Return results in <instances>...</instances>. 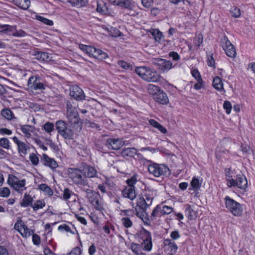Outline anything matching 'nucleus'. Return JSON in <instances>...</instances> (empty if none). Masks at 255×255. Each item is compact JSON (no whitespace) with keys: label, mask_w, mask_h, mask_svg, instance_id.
I'll use <instances>...</instances> for the list:
<instances>
[{"label":"nucleus","mask_w":255,"mask_h":255,"mask_svg":"<svg viewBox=\"0 0 255 255\" xmlns=\"http://www.w3.org/2000/svg\"><path fill=\"white\" fill-rule=\"evenodd\" d=\"M55 128L58 133L64 139L73 140L75 138L78 128L71 126L63 120H58L55 123Z\"/></svg>","instance_id":"nucleus-1"},{"label":"nucleus","mask_w":255,"mask_h":255,"mask_svg":"<svg viewBox=\"0 0 255 255\" xmlns=\"http://www.w3.org/2000/svg\"><path fill=\"white\" fill-rule=\"evenodd\" d=\"M135 72L143 80L147 82H157L160 81L161 77L154 69L148 67H136Z\"/></svg>","instance_id":"nucleus-2"},{"label":"nucleus","mask_w":255,"mask_h":255,"mask_svg":"<svg viewBox=\"0 0 255 255\" xmlns=\"http://www.w3.org/2000/svg\"><path fill=\"white\" fill-rule=\"evenodd\" d=\"M66 173L68 175H96L97 171L95 167L83 163L78 168H68L66 172L64 173V174Z\"/></svg>","instance_id":"nucleus-3"},{"label":"nucleus","mask_w":255,"mask_h":255,"mask_svg":"<svg viewBox=\"0 0 255 255\" xmlns=\"http://www.w3.org/2000/svg\"><path fill=\"white\" fill-rule=\"evenodd\" d=\"M29 88L33 90H43L47 87V84L44 79L38 75L31 76L27 82Z\"/></svg>","instance_id":"nucleus-4"},{"label":"nucleus","mask_w":255,"mask_h":255,"mask_svg":"<svg viewBox=\"0 0 255 255\" xmlns=\"http://www.w3.org/2000/svg\"><path fill=\"white\" fill-rule=\"evenodd\" d=\"M225 200L226 208L233 215L235 216H240L242 215L243 208L241 204L228 196L225 198Z\"/></svg>","instance_id":"nucleus-5"},{"label":"nucleus","mask_w":255,"mask_h":255,"mask_svg":"<svg viewBox=\"0 0 255 255\" xmlns=\"http://www.w3.org/2000/svg\"><path fill=\"white\" fill-rule=\"evenodd\" d=\"M148 170L150 174L153 175H169L171 174L169 168L165 164H159L155 163H152L148 165Z\"/></svg>","instance_id":"nucleus-6"},{"label":"nucleus","mask_w":255,"mask_h":255,"mask_svg":"<svg viewBox=\"0 0 255 255\" xmlns=\"http://www.w3.org/2000/svg\"><path fill=\"white\" fill-rule=\"evenodd\" d=\"M137 182L136 176H131V177L127 180L128 184L122 191V194L124 197L128 198L131 200H133L136 197L134 185Z\"/></svg>","instance_id":"nucleus-7"},{"label":"nucleus","mask_w":255,"mask_h":255,"mask_svg":"<svg viewBox=\"0 0 255 255\" xmlns=\"http://www.w3.org/2000/svg\"><path fill=\"white\" fill-rule=\"evenodd\" d=\"M151 62L158 70L162 72H167L173 67L171 61L160 58H153Z\"/></svg>","instance_id":"nucleus-8"},{"label":"nucleus","mask_w":255,"mask_h":255,"mask_svg":"<svg viewBox=\"0 0 255 255\" xmlns=\"http://www.w3.org/2000/svg\"><path fill=\"white\" fill-rule=\"evenodd\" d=\"M221 45L227 56L231 58L235 57L236 55L235 48L229 40L227 37L224 36L221 39Z\"/></svg>","instance_id":"nucleus-9"},{"label":"nucleus","mask_w":255,"mask_h":255,"mask_svg":"<svg viewBox=\"0 0 255 255\" xmlns=\"http://www.w3.org/2000/svg\"><path fill=\"white\" fill-rule=\"evenodd\" d=\"M69 95L78 101H83L85 99L83 90L77 85H73L70 88Z\"/></svg>","instance_id":"nucleus-10"},{"label":"nucleus","mask_w":255,"mask_h":255,"mask_svg":"<svg viewBox=\"0 0 255 255\" xmlns=\"http://www.w3.org/2000/svg\"><path fill=\"white\" fill-rule=\"evenodd\" d=\"M66 116L69 124L74 127L77 126L78 128L80 127V124H81L82 122H81V119L77 110L66 112Z\"/></svg>","instance_id":"nucleus-11"},{"label":"nucleus","mask_w":255,"mask_h":255,"mask_svg":"<svg viewBox=\"0 0 255 255\" xmlns=\"http://www.w3.org/2000/svg\"><path fill=\"white\" fill-rule=\"evenodd\" d=\"M229 186H237L240 189H244L247 187L248 181L246 176H240L236 180L229 178L228 179Z\"/></svg>","instance_id":"nucleus-12"},{"label":"nucleus","mask_w":255,"mask_h":255,"mask_svg":"<svg viewBox=\"0 0 255 255\" xmlns=\"http://www.w3.org/2000/svg\"><path fill=\"white\" fill-rule=\"evenodd\" d=\"M146 204L145 199L143 197L139 198L137 201L136 206L133 212L137 217L141 219H142L143 216V212L148 207Z\"/></svg>","instance_id":"nucleus-13"},{"label":"nucleus","mask_w":255,"mask_h":255,"mask_svg":"<svg viewBox=\"0 0 255 255\" xmlns=\"http://www.w3.org/2000/svg\"><path fill=\"white\" fill-rule=\"evenodd\" d=\"M88 55L90 57L100 60L106 59L109 57L107 53L100 49L96 48L93 46L91 47Z\"/></svg>","instance_id":"nucleus-14"},{"label":"nucleus","mask_w":255,"mask_h":255,"mask_svg":"<svg viewBox=\"0 0 255 255\" xmlns=\"http://www.w3.org/2000/svg\"><path fill=\"white\" fill-rule=\"evenodd\" d=\"M8 184L15 190L19 191L20 188L25 186V180H19L16 176H8Z\"/></svg>","instance_id":"nucleus-15"},{"label":"nucleus","mask_w":255,"mask_h":255,"mask_svg":"<svg viewBox=\"0 0 255 255\" xmlns=\"http://www.w3.org/2000/svg\"><path fill=\"white\" fill-rule=\"evenodd\" d=\"M106 146L114 150H118L124 145V142L120 138H109L106 143Z\"/></svg>","instance_id":"nucleus-16"},{"label":"nucleus","mask_w":255,"mask_h":255,"mask_svg":"<svg viewBox=\"0 0 255 255\" xmlns=\"http://www.w3.org/2000/svg\"><path fill=\"white\" fill-rule=\"evenodd\" d=\"M12 139L17 146L18 152L20 155H26L29 149V146L25 142L19 140L16 136H13Z\"/></svg>","instance_id":"nucleus-17"},{"label":"nucleus","mask_w":255,"mask_h":255,"mask_svg":"<svg viewBox=\"0 0 255 255\" xmlns=\"http://www.w3.org/2000/svg\"><path fill=\"white\" fill-rule=\"evenodd\" d=\"M165 252L169 255L174 254L177 250V246L170 239H166L164 242Z\"/></svg>","instance_id":"nucleus-18"},{"label":"nucleus","mask_w":255,"mask_h":255,"mask_svg":"<svg viewBox=\"0 0 255 255\" xmlns=\"http://www.w3.org/2000/svg\"><path fill=\"white\" fill-rule=\"evenodd\" d=\"M111 1L115 5L129 10L132 9L134 6L133 2L131 0H111Z\"/></svg>","instance_id":"nucleus-19"},{"label":"nucleus","mask_w":255,"mask_h":255,"mask_svg":"<svg viewBox=\"0 0 255 255\" xmlns=\"http://www.w3.org/2000/svg\"><path fill=\"white\" fill-rule=\"evenodd\" d=\"M14 229L17 230L24 237L27 238L31 235V230L22 223H17L14 225Z\"/></svg>","instance_id":"nucleus-20"},{"label":"nucleus","mask_w":255,"mask_h":255,"mask_svg":"<svg viewBox=\"0 0 255 255\" xmlns=\"http://www.w3.org/2000/svg\"><path fill=\"white\" fill-rule=\"evenodd\" d=\"M153 99L156 102L162 105H166L169 103V99L167 94L162 90L156 95L153 96Z\"/></svg>","instance_id":"nucleus-21"},{"label":"nucleus","mask_w":255,"mask_h":255,"mask_svg":"<svg viewBox=\"0 0 255 255\" xmlns=\"http://www.w3.org/2000/svg\"><path fill=\"white\" fill-rule=\"evenodd\" d=\"M41 162L43 165L47 166L51 169L58 167L57 162L53 158H50L46 154H43Z\"/></svg>","instance_id":"nucleus-22"},{"label":"nucleus","mask_w":255,"mask_h":255,"mask_svg":"<svg viewBox=\"0 0 255 255\" xmlns=\"http://www.w3.org/2000/svg\"><path fill=\"white\" fill-rule=\"evenodd\" d=\"M32 55L35 57L36 59L40 62H47L51 60V57L49 54L47 52L35 50Z\"/></svg>","instance_id":"nucleus-23"},{"label":"nucleus","mask_w":255,"mask_h":255,"mask_svg":"<svg viewBox=\"0 0 255 255\" xmlns=\"http://www.w3.org/2000/svg\"><path fill=\"white\" fill-rule=\"evenodd\" d=\"M96 10L102 14H108L110 11L107 4L103 1H97Z\"/></svg>","instance_id":"nucleus-24"},{"label":"nucleus","mask_w":255,"mask_h":255,"mask_svg":"<svg viewBox=\"0 0 255 255\" xmlns=\"http://www.w3.org/2000/svg\"><path fill=\"white\" fill-rule=\"evenodd\" d=\"M149 32L156 42L160 43L164 40V36L158 29H151Z\"/></svg>","instance_id":"nucleus-25"},{"label":"nucleus","mask_w":255,"mask_h":255,"mask_svg":"<svg viewBox=\"0 0 255 255\" xmlns=\"http://www.w3.org/2000/svg\"><path fill=\"white\" fill-rule=\"evenodd\" d=\"M185 215L188 216L190 220H193L197 217V213L194 208L190 205H187L185 209Z\"/></svg>","instance_id":"nucleus-26"},{"label":"nucleus","mask_w":255,"mask_h":255,"mask_svg":"<svg viewBox=\"0 0 255 255\" xmlns=\"http://www.w3.org/2000/svg\"><path fill=\"white\" fill-rule=\"evenodd\" d=\"M14 4L19 8L26 10L30 4V0H12Z\"/></svg>","instance_id":"nucleus-27"},{"label":"nucleus","mask_w":255,"mask_h":255,"mask_svg":"<svg viewBox=\"0 0 255 255\" xmlns=\"http://www.w3.org/2000/svg\"><path fill=\"white\" fill-rule=\"evenodd\" d=\"M137 154V150L135 148H126L122 150L121 155L123 157H133Z\"/></svg>","instance_id":"nucleus-28"},{"label":"nucleus","mask_w":255,"mask_h":255,"mask_svg":"<svg viewBox=\"0 0 255 255\" xmlns=\"http://www.w3.org/2000/svg\"><path fill=\"white\" fill-rule=\"evenodd\" d=\"M33 198L28 194L25 193L20 202V206L22 207H26L29 206L32 207Z\"/></svg>","instance_id":"nucleus-29"},{"label":"nucleus","mask_w":255,"mask_h":255,"mask_svg":"<svg viewBox=\"0 0 255 255\" xmlns=\"http://www.w3.org/2000/svg\"><path fill=\"white\" fill-rule=\"evenodd\" d=\"M212 85L213 87L218 91L224 90L222 79L218 76H216L213 78Z\"/></svg>","instance_id":"nucleus-30"},{"label":"nucleus","mask_w":255,"mask_h":255,"mask_svg":"<svg viewBox=\"0 0 255 255\" xmlns=\"http://www.w3.org/2000/svg\"><path fill=\"white\" fill-rule=\"evenodd\" d=\"M1 114L3 117L7 120H11L15 118L13 112L9 109H2L1 111Z\"/></svg>","instance_id":"nucleus-31"},{"label":"nucleus","mask_w":255,"mask_h":255,"mask_svg":"<svg viewBox=\"0 0 255 255\" xmlns=\"http://www.w3.org/2000/svg\"><path fill=\"white\" fill-rule=\"evenodd\" d=\"M147 90L148 93L152 95L153 98V96L156 95L161 90L157 86L150 84L147 86Z\"/></svg>","instance_id":"nucleus-32"},{"label":"nucleus","mask_w":255,"mask_h":255,"mask_svg":"<svg viewBox=\"0 0 255 255\" xmlns=\"http://www.w3.org/2000/svg\"><path fill=\"white\" fill-rule=\"evenodd\" d=\"M33 127L29 125H24L21 128L22 132L25 134V136L27 138H29L31 136L30 132L33 131Z\"/></svg>","instance_id":"nucleus-33"},{"label":"nucleus","mask_w":255,"mask_h":255,"mask_svg":"<svg viewBox=\"0 0 255 255\" xmlns=\"http://www.w3.org/2000/svg\"><path fill=\"white\" fill-rule=\"evenodd\" d=\"M139 237L142 240V242L151 240L150 233L145 229H142L139 232Z\"/></svg>","instance_id":"nucleus-34"},{"label":"nucleus","mask_w":255,"mask_h":255,"mask_svg":"<svg viewBox=\"0 0 255 255\" xmlns=\"http://www.w3.org/2000/svg\"><path fill=\"white\" fill-rule=\"evenodd\" d=\"M38 188L46 193L49 196H52L53 194V190L47 185L45 184H41L38 186Z\"/></svg>","instance_id":"nucleus-35"},{"label":"nucleus","mask_w":255,"mask_h":255,"mask_svg":"<svg viewBox=\"0 0 255 255\" xmlns=\"http://www.w3.org/2000/svg\"><path fill=\"white\" fill-rule=\"evenodd\" d=\"M69 1L72 5L78 7L84 6L88 3L87 0H69Z\"/></svg>","instance_id":"nucleus-36"},{"label":"nucleus","mask_w":255,"mask_h":255,"mask_svg":"<svg viewBox=\"0 0 255 255\" xmlns=\"http://www.w3.org/2000/svg\"><path fill=\"white\" fill-rule=\"evenodd\" d=\"M45 205V203L43 200H37L32 204V208L34 211H37L40 209H42Z\"/></svg>","instance_id":"nucleus-37"},{"label":"nucleus","mask_w":255,"mask_h":255,"mask_svg":"<svg viewBox=\"0 0 255 255\" xmlns=\"http://www.w3.org/2000/svg\"><path fill=\"white\" fill-rule=\"evenodd\" d=\"M71 180L77 184H85V176H70Z\"/></svg>","instance_id":"nucleus-38"},{"label":"nucleus","mask_w":255,"mask_h":255,"mask_svg":"<svg viewBox=\"0 0 255 255\" xmlns=\"http://www.w3.org/2000/svg\"><path fill=\"white\" fill-rule=\"evenodd\" d=\"M100 195L97 192H92L88 195L89 201L93 205L94 203L98 200Z\"/></svg>","instance_id":"nucleus-39"},{"label":"nucleus","mask_w":255,"mask_h":255,"mask_svg":"<svg viewBox=\"0 0 255 255\" xmlns=\"http://www.w3.org/2000/svg\"><path fill=\"white\" fill-rule=\"evenodd\" d=\"M36 19L41 21L43 23L49 26H51L53 24V22L52 20L48 19L40 15H36Z\"/></svg>","instance_id":"nucleus-40"},{"label":"nucleus","mask_w":255,"mask_h":255,"mask_svg":"<svg viewBox=\"0 0 255 255\" xmlns=\"http://www.w3.org/2000/svg\"><path fill=\"white\" fill-rule=\"evenodd\" d=\"M142 248L144 250L147 251H150L152 247V243L151 240H148V241H143L141 243Z\"/></svg>","instance_id":"nucleus-41"},{"label":"nucleus","mask_w":255,"mask_h":255,"mask_svg":"<svg viewBox=\"0 0 255 255\" xmlns=\"http://www.w3.org/2000/svg\"><path fill=\"white\" fill-rule=\"evenodd\" d=\"M161 215H162V214L161 212L160 206L158 205L152 211L151 218L152 220H153L156 217H160Z\"/></svg>","instance_id":"nucleus-42"},{"label":"nucleus","mask_w":255,"mask_h":255,"mask_svg":"<svg viewBox=\"0 0 255 255\" xmlns=\"http://www.w3.org/2000/svg\"><path fill=\"white\" fill-rule=\"evenodd\" d=\"M43 128L46 132L50 133L54 130V124L47 122L43 125Z\"/></svg>","instance_id":"nucleus-43"},{"label":"nucleus","mask_w":255,"mask_h":255,"mask_svg":"<svg viewBox=\"0 0 255 255\" xmlns=\"http://www.w3.org/2000/svg\"><path fill=\"white\" fill-rule=\"evenodd\" d=\"M9 140L5 137L0 138V146L3 148L9 149L10 148Z\"/></svg>","instance_id":"nucleus-44"},{"label":"nucleus","mask_w":255,"mask_h":255,"mask_svg":"<svg viewBox=\"0 0 255 255\" xmlns=\"http://www.w3.org/2000/svg\"><path fill=\"white\" fill-rule=\"evenodd\" d=\"M27 33L22 29L17 30L16 27L14 33H11V35L16 37H23L27 35Z\"/></svg>","instance_id":"nucleus-45"},{"label":"nucleus","mask_w":255,"mask_h":255,"mask_svg":"<svg viewBox=\"0 0 255 255\" xmlns=\"http://www.w3.org/2000/svg\"><path fill=\"white\" fill-rule=\"evenodd\" d=\"M160 209L162 215H168L173 211V208L172 207L166 205L160 206Z\"/></svg>","instance_id":"nucleus-46"},{"label":"nucleus","mask_w":255,"mask_h":255,"mask_svg":"<svg viewBox=\"0 0 255 255\" xmlns=\"http://www.w3.org/2000/svg\"><path fill=\"white\" fill-rule=\"evenodd\" d=\"M230 11L232 14V16L235 18L239 17L241 15L240 9L236 6L231 7Z\"/></svg>","instance_id":"nucleus-47"},{"label":"nucleus","mask_w":255,"mask_h":255,"mask_svg":"<svg viewBox=\"0 0 255 255\" xmlns=\"http://www.w3.org/2000/svg\"><path fill=\"white\" fill-rule=\"evenodd\" d=\"M201 185V181H200L197 178L194 177L191 182V186L195 189H199Z\"/></svg>","instance_id":"nucleus-48"},{"label":"nucleus","mask_w":255,"mask_h":255,"mask_svg":"<svg viewBox=\"0 0 255 255\" xmlns=\"http://www.w3.org/2000/svg\"><path fill=\"white\" fill-rule=\"evenodd\" d=\"M122 222L123 225L126 228H130L132 225V222L131 220L128 217H124L122 219Z\"/></svg>","instance_id":"nucleus-49"},{"label":"nucleus","mask_w":255,"mask_h":255,"mask_svg":"<svg viewBox=\"0 0 255 255\" xmlns=\"http://www.w3.org/2000/svg\"><path fill=\"white\" fill-rule=\"evenodd\" d=\"M29 159L32 164L34 165H37L39 163V158L35 153H32L30 154Z\"/></svg>","instance_id":"nucleus-50"},{"label":"nucleus","mask_w":255,"mask_h":255,"mask_svg":"<svg viewBox=\"0 0 255 255\" xmlns=\"http://www.w3.org/2000/svg\"><path fill=\"white\" fill-rule=\"evenodd\" d=\"M73 102L72 100H67L66 102V112L76 110V108L73 106Z\"/></svg>","instance_id":"nucleus-51"},{"label":"nucleus","mask_w":255,"mask_h":255,"mask_svg":"<svg viewBox=\"0 0 255 255\" xmlns=\"http://www.w3.org/2000/svg\"><path fill=\"white\" fill-rule=\"evenodd\" d=\"M223 108L226 110V112L227 114L231 113L232 106L230 102L225 101L223 104Z\"/></svg>","instance_id":"nucleus-52"},{"label":"nucleus","mask_w":255,"mask_h":255,"mask_svg":"<svg viewBox=\"0 0 255 255\" xmlns=\"http://www.w3.org/2000/svg\"><path fill=\"white\" fill-rule=\"evenodd\" d=\"M130 249L136 255H139L140 246L137 244L132 243L130 245Z\"/></svg>","instance_id":"nucleus-53"},{"label":"nucleus","mask_w":255,"mask_h":255,"mask_svg":"<svg viewBox=\"0 0 255 255\" xmlns=\"http://www.w3.org/2000/svg\"><path fill=\"white\" fill-rule=\"evenodd\" d=\"M10 194V190L8 188L4 187L0 189V196L7 197Z\"/></svg>","instance_id":"nucleus-54"},{"label":"nucleus","mask_w":255,"mask_h":255,"mask_svg":"<svg viewBox=\"0 0 255 255\" xmlns=\"http://www.w3.org/2000/svg\"><path fill=\"white\" fill-rule=\"evenodd\" d=\"M110 32L112 36L114 37H117L121 35V32L116 28L111 27Z\"/></svg>","instance_id":"nucleus-55"},{"label":"nucleus","mask_w":255,"mask_h":255,"mask_svg":"<svg viewBox=\"0 0 255 255\" xmlns=\"http://www.w3.org/2000/svg\"><path fill=\"white\" fill-rule=\"evenodd\" d=\"M169 56L174 61H178L180 59L179 54L175 51H171L169 53Z\"/></svg>","instance_id":"nucleus-56"},{"label":"nucleus","mask_w":255,"mask_h":255,"mask_svg":"<svg viewBox=\"0 0 255 255\" xmlns=\"http://www.w3.org/2000/svg\"><path fill=\"white\" fill-rule=\"evenodd\" d=\"M192 75L193 77H194L197 80V81H202V79L198 70L196 69H194L192 70Z\"/></svg>","instance_id":"nucleus-57"},{"label":"nucleus","mask_w":255,"mask_h":255,"mask_svg":"<svg viewBox=\"0 0 255 255\" xmlns=\"http://www.w3.org/2000/svg\"><path fill=\"white\" fill-rule=\"evenodd\" d=\"M118 64L125 69H128L131 67L129 63L123 60L119 61L118 62Z\"/></svg>","instance_id":"nucleus-58"},{"label":"nucleus","mask_w":255,"mask_h":255,"mask_svg":"<svg viewBox=\"0 0 255 255\" xmlns=\"http://www.w3.org/2000/svg\"><path fill=\"white\" fill-rule=\"evenodd\" d=\"M143 6L146 8H149L153 3V0H141Z\"/></svg>","instance_id":"nucleus-59"},{"label":"nucleus","mask_w":255,"mask_h":255,"mask_svg":"<svg viewBox=\"0 0 255 255\" xmlns=\"http://www.w3.org/2000/svg\"><path fill=\"white\" fill-rule=\"evenodd\" d=\"M93 206L94 208L99 211H102L103 210V207L102 203L99 200V199L96 200V201L94 203Z\"/></svg>","instance_id":"nucleus-60"},{"label":"nucleus","mask_w":255,"mask_h":255,"mask_svg":"<svg viewBox=\"0 0 255 255\" xmlns=\"http://www.w3.org/2000/svg\"><path fill=\"white\" fill-rule=\"evenodd\" d=\"M207 63L208 66L210 67H215V60L213 57L212 54L208 56Z\"/></svg>","instance_id":"nucleus-61"},{"label":"nucleus","mask_w":255,"mask_h":255,"mask_svg":"<svg viewBox=\"0 0 255 255\" xmlns=\"http://www.w3.org/2000/svg\"><path fill=\"white\" fill-rule=\"evenodd\" d=\"M91 46L85 45L83 44H80L79 45V48L85 52L87 54H88V53L90 51Z\"/></svg>","instance_id":"nucleus-62"},{"label":"nucleus","mask_w":255,"mask_h":255,"mask_svg":"<svg viewBox=\"0 0 255 255\" xmlns=\"http://www.w3.org/2000/svg\"><path fill=\"white\" fill-rule=\"evenodd\" d=\"M71 192L68 189H65L64 190L63 198L64 200H67L69 199L71 196Z\"/></svg>","instance_id":"nucleus-63"},{"label":"nucleus","mask_w":255,"mask_h":255,"mask_svg":"<svg viewBox=\"0 0 255 255\" xmlns=\"http://www.w3.org/2000/svg\"><path fill=\"white\" fill-rule=\"evenodd\" d=\"M32 241L34 245H38L40 243V239L39 236L36 234H33Z\"/></svg>","instance_id":"nucleus-64"}]
</instances>
